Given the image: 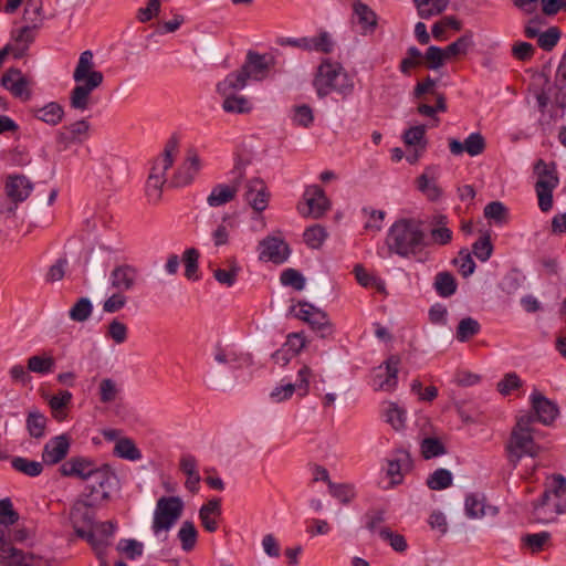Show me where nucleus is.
Returning a JSON list of instances; mask_svg holds the SVG:
<instances>
[{
  "label": "nucleus",
  "instance_id": "obj_1",
  "mask_svg": "<svg viewBox=\"0 0 566 566\" xmlns=\"http://www.w3.org/2000/svg\"><path fill=\"white\" fill-rule=\"evenodd\" d=\"M424 240L422 223L416 219H400L396 221L387 235V247L402 258L415 255Z\"/></svg>",
  "mask_w": 566,
  "mask_h": 566
},
{
  "label": "nucleus",
  "instance_id": "obj_2",
  "mask_svg": "<svg viewBox=\"0 0 566 566\" xmlns=\"http://www.w3.org/2000/svg\"><path fill=\"white\" fill-rule=\"evenodd\" d=\"M535 417L531 413L522 415L517 418L512 428L506 451L511 463L516 465L523 457L535 458L542 452L541 446L534 440L533 423Z\"/></svg>",
  "mask_w": 566,
  "mask_h": 566
},
{
  "label": "nucleus",
  "instance_id": "obj_3",
  "mask_svg": "<svg viewBox=\"0 0 566 566\" xmlns=\"http://www.w3.org/2000/svg\"><path fill=\"white\" fill-rule=\"evenodd\" d=\"M566 511V479L562 474L547 478L546 490L539 503L534 506L537 522H552Z\"/></svg>",
  "mask_w": 566,
  "mask_h": 566
},
{
  "label": "nucleus",
  "instance_id": "obj_4",
  "mask_svg": "<svg viewBox=\"0 0 566 566\" xmlns=\"http://www.w3.org/2000/svg\"><path fill=\"white\" fill-rule=\"evenodd\" d=\"M313 85L318 96H327L331 92H337L348 96L354 91V78L344 70L339 63H332L326 60L317 69Z\"/></svg>",
  "mask_w": 566,
  "mask_h": 566
},
{
  "label": "nucleus",
  "instance_id": "obj_5",
  "mask_svg": "<svg viewBox=\"0 0 566 566\" xmlns=\"http://www.w3.org/2000/svg\"><path fill=\"white\" fill-rule=\"evenodd\" d=\"M268 69L269 65L263 55L250 52L241 69L226 76V78L218 84L217 90L222 95H226L229 91L242 90L250 78L256 81L263 80Z\"/></svg>",
  "mask_w": 566,
  "mask_h": 566
},
{
  "label": "nucleus",
  "instance_id": "obj_6",
  "mask_svg": "<svg viewBox=\"0 0 566 566\" xmlns=\"http://www.w3.org/2000/svg\"><path fill=\"white\" fill-rule=\"evenodd\" d=\"M184 502L178 496H161L156 503L153 518V532L156 536L167 535L181 517Z\"/></svg>",
  "mask_w": 566,
  "mask_h": 566
},
{
  "label": "nucleus",
  "instance_id": "obj_7",
  "mask_svg": "<svg viewBox=\"0 0 566 566\" xmlns=\"http://www.w3.org/2000/svg\"><path fill=\"white\" fill-rule=\"evenodd\" d=\"M537 176L535 185L538 198V207L543 212L553 208V191L558 185V176L554 163L546 164L543 159L537 160L534 167Z\"/></svg>",
  "mask_w": 566,
  "mask_h": 566
},
{
  "label": "nucleus",
  "instance_id": "obj_8",
  "mask_svg": "<svg viewBox=\"0 0 566 566\" xmlns=\"http://www.w3.org/2000/svg\"><path fill=\"white\" fill-rule=\"evenodd\" d=\"M179 150V139L171 136L165 144L163 153L154 160L148 180L153 187L160 189L166 181V171L172 166Z\"/></svg>",
  "mask_w": 566,
  "mask_h": 566
},
{
  "label": "nucleus",
  "instance_id": "obj_9",
  "mask_svg": "<svg viewBox=\"0 0 566 566\" xmlns=\"http://www.w3.org/2000/svg\"><path fill=\"white\" fill-rule=\"evenodd\" d=\"M93 504L94 501L90 503L76 502L71 510L70 520L76 535L81 538H86L93 548H97L95 533L92 532L93 515L90 506Z\"/></svg>",
  "mask_w": 566,
  "mask_h": 566
},
{
  "label": "nucleus",
  "instance_id": "obj_10",
  "mask_svg": "<svg viewBox=\"0 0 566 566\" xmlns=\"http://www.w3.org/2000/svg\"><path fill=\"white\" fill-rule=\"evenodd\" d=\"M329 209V201L323 189L316 185L310 186L304 192V202L297 206L298 212L304 217L318 219Z\"/></svg>",
  "mask_w": 566,
  "mask_h": 566
},
{
  "label": "nucleus",
  "instance_id": "obj_11",
  "mask_svg": "<svg viewBox=\"0 0 566 566\" xmlns=\"http://www.w3.org/2000/svg\"><path fill=\"white\" fill-rule=\"evenodd\" d=\"M400 357L397 355L390 356L384 365L375 369L374 386L376 390L391 392L398 385Z\"/></svg>",
  "mask_w": 566,
  "mask_h": 566
},
{
  "label": "nucleus",
  "instance_id": "obj_12",
  "mask_svg": "<svg viewBox=\"0 0 566 566\" xmlns=\"http://www.w3.org/2000/svg\"><path fill=\"white\" fill-rule=\"evenodd\" d=\"M32 190L33 184L24 175L8 176L6 180V193L14 206L8 207L7 213L13 216L15 213L17 203L27 200Z\"/></svg>",
  "mask_w": 566,
  "mask_h": 566
},
{
  "label": "nucleus",
  "instance_id": "obj_13",
  "mask_svg": "<svg viewBox=\"0 0 566 566\" xmlns=\"http://www.w3.org/2000/svg\"><path fill=\"white\" fill-rule=\"evenodd\" d=\"M73 78L77 84L86 83L91 86H101L103 83L104 76L102 72L94 70L93 53L91 51L81 53Z\"/></svg>",
  "mask_w": 566,
  "mask_h": 566
},
{
  "label": "nucleus",
  "instance_id": "obj_14",
  "mask_svg": "<svg viewBox=\"0 0 566 566\" xmlns=\"http://www.w3.org/2000/svg\"><path fill=\"white\" fill-rule=\"evenodd\" d=\"M114 475L109 470L104 468H96L86 481V489L88 490L87 496L93 497L94 503L97 499L106 501L109 499V489Z\"/></svg>",
  "mask_w": 566,
  "mask_h": 566
},
{
  "label": "nucleus",
  "instance_id": "obj_15",
  "mask_svg": "<svg viewBox=\"0 0 566 566\" xmlns=\"http://www.w3.org/2000/svg\"><path fill=\"white\" fill-rule=\"evenodd\" d=\"M297 317L306 322L313 329L319 332L322 337L332 335L333 326L327 315L313 305L306 302L300 303Z\"/></svg>",
  "mask_w": 566,
  "mask_h": 566
},
{
  "label": "nucleus",
  "instance_id": "obj_16",
  "mask_svg": "<svg viewBox=\"0 0 566 566\" xmlns=\"http://www.w3.org/2000/svg\"><path fill=\"white\" fill-rule=\"evenodd\" d=\"M1 85L9 90L15 97L28 101L31 97L29 80L19 69H9L1 77Z\"/></svg>",
  "mask_w": 566,
  "mask_h": 566
},
{
  "label": "nucleus",
  "instance_id": "obj_17",
  "mask_svg": "<svg viewBox=\"0 0 566 566\" xmlns=\"http://www.w3.org/2000/svg\"><path fill=\"white\" fill-rule=\"evenodd\" d=\"M244 198L255 211H263L269 199L264 181L260 178L250 179L245 185Z\"/></svg>",
  "mask_w": 566,
  "mask_h": 566
},
{
  "label": "nucleus",
  "instance_id": "obj_18",
  "mask_svg": "<svg viewBox=\"0 0 566 566\" xmlns=\"http://www.w3.org/2000/svg\"><path fill=\"white\" fill-rule=\"evenodd\" d=\"M69 449V438L65 434L57 436L44 446L42 460L46 464H56L66 457Z\"/></svg>",
  "mask_w": 566,
  "mask_h": 566
},
{
  "label": "nucleus",
  "instance_id": "obj_19",
  "mask_svg": "<svg viewBox=\"0 0 566 566\" xmlns=\"http://www.w3.org/2000/svg\"><path fill=\"white\" fill-rule=\"evenodd\" d=\"M532 409L536 415V419L544 424H551L558 415L557 406L548 400L541 392H533L531 396Z\"/></svg>",
  "mask_w": 566,
  "mask_h": 566
},
{
  "label": "nucleus",
  "instance_id": "obj_20",
  "mask_svg": "<svg viewBox=\"0 0 566 566\" xmlns=\"http://www.w3.org/2000/svg\"><path fill=\"white\" fill-rule=\"evenodd\" d=\"M312 375V370L308 366H304L298 371V382L296 385L294 384H287L285 386L276 387L272 392L271 397L280 402L287 398H290L296 388L302 390V395H306L308 391V380Z\"/></svg>",
  "mask_w": 566,
  "mask_h": 566
},
{
  "label": "nucleus",
  "instance_id": "obj_21",
  "mask_svg": "<svg viewBox=\"0 0 566 566\" xmlns=\"http://www.w3.org/2000/svg\"><path fill=\"white\" fill-rule=\"evenodd\" d=\"M111 284L116 291L123 292L134 287L137 270L128 264L117 265L111 272Z\"/></svg>",
  "mask_w": 566,
  "mask_h": 566
},
{
  "label": "nucleus",
  "instance_id": "obj_22",
  "mask_svg": "<svg viewBox=\"0 0 566 566\" xmlns=\"http://www.w3.org/2000/svg\"><path fill=\"white\" fill-rule=\"evenodd\" d=\"M95 465L85 458H71L60 467V472L63 476H76L83 481H87Z\"/></svg>",
  "mask_w": 566,
  "mask_h": 566
},
{
  "label": "nucleus",
  "instance_id": "obj_23",
  "mask_svg": "<svg viewBox=\"0 0 566 566\" xmlns=\"http://www.w3.org/2000/svg\"><path fill=\"white\" fill-rule=\"evenodd\" d=\"M411 467L412 461L409 452L398 450L397 458L388 461L387 476L390 479V485L395 486L400 484L403 479V473L409 471Z\"/></svg>",
  "mask_w": 566,
  "mask_h": 566
},
{
  "label": "nucleus",
  "instance_id": "obj_24",
  "mask_svg": "<svg viewBox=\"0 0 566 566\" xmlns=\"http://www.w3.org/2000/svg\"><path fill=\"white\" fill-rule=\"evenodd\" d=\"M450 151L458 156L463 151H467L470 156H478L483 153L485 148V142L481 134H471L463 143L451 139L449 143Z\"/></svg>",
  "mask_w": 566,
  "mask_h": 566
},
{
  "label": "nucleus",
  "instance_id": "obj_25",
  "mask_svg": "<svg viewBox=\"0 0 566 566\" xmlns=\"http://www.w3.org/2000/svg\"><path fill=\"white\" fill-rule=\"evenodd\" d=\"M262 251L261 259L272 261L274 263H282L287 259L289 247L285 242L276 238H268L261 242Z\"/></svg>",
  "mask_w": 566,
  "mask_h": 566
},
{
  "label": "nucleus",
  "instance_id": "obj_26",
  "mask_svg": "<svg viewBox=\"0 0 566 566\" xmlns=\"http://www.w3.org/2000/svg\"><path fill=\"white\" fill-rule=\"evenodd\" d=\"M465 512L471 518L492 520L497 514V507L486 504L484 497L469 495L465 499Z\"/></svg>",
  "mask_w": 566,
  "mask_h": 566
},
{
  "label": "nucleus",
  "instance_id": "obj_27",
  "mask_svg": "<svg viewBox=\"0 0 566 566\" xmlns=\"http://www.w3.org/2000/svg\"><path fill=\"white\" fill-rule=\"evenodd\" d=\"M431 169L427 168L417 180L418 190L430 201H438L442 196V188L438 185L437 178L430 174Z\"/></svg>",
  "mask_w": 566,
  "mask_h": 566
},
{
  "label": "nucleus",
  "instance_id": "obj_28",
  "mask_svg": "<svg viewBox=\"0 0 566 566\" xmlns=\"http://www.w3.org/2000/svg\"><path fill=\"white\" fill-rule=\"evenodd\" d=\"M221 515V502L219 499H212L202 505L199 511V517L202 526L208 532H214L218 527L217 518Z\"/></svg>",
  "mask_w": 566,
  "mask_h": 566
},
{
  "label": "nucleus",
  "instance_id": "obj_29",
  "mask_svg": "<svg viewBox=\"0 0 566 566\" xmlns=\"http://www.w3.org/2000/svg\"><path fill=\"white\" fill-rule=\"evenodd\" d=\"M55 358L50 352H41L28 358L27 369L34 374H50L55 368Z\"/></svg>",
  "mask_w": 566,
  "mask_h": 566
},
{
  "label": "nucleus",
  "instance_id": "obj_30",
  "mask_svg": "<svg viewBox=\"0 0 566 566\" xmlns=\"http://www.w3.org/2000/svg\"><path fill=\"white\" fill-rule=\"evenodd\" d=\"M238 192V185H217L207 198L210 207H220L232 201Z\"/></svg>",
  "mask_w": 566,
  "mask_h": 566
},
{
  "label": "nucleus",
  "instance_id": "obj_31",
  "mask_svg": "<svg viewBox=\"0 0 566 566\" xmlns=\"http://www.w3.org/2000/svg\"><path fill=\"white\" fill-rule=\"evenodd\" d=\"M201 161L198 153L195 149L188 150L187 159L185 163L186 172L178 171L176 174V184L188 185L192 181L195 175L200 170Z\"/></svg>",
  "mask_w": 566,
  "mask_h": 566
},
{
  "label": "nucleus",
  "instance_id": "obj_32",
  "mask_svg": "<svg viewBox=\"0 0 566 566\" xmlns=\"http://www.w3.org/2000/svg\"><path fill=\"white\" fill-rule=\"evenodd\" d=\"M418 14L422 19H429L441 14L448 7L449 0H413Z\"/></svg>",
  "mask_w": 566,
  "mask_h": 566
},
{
  "label": "nucleus",
  "instance_id": "obj_33",
  "mask_svg": "<svg viewBox=\"0 0 566 566\" xmlns=\"http://www.w3.org/2000/svg\"><path fill=\"white\" fill-rule=\"evenodd\" d=\"M33 113L38 119L53 126L57 125L64 116L63 107L54 102L49 103L41 108L34 109Z\"/></svg>",
  "mask_w": 566,
  "mask_h": 566
},
{
  "label": "nucleus",
  "instance_id": "obj_34",
  "mask_svg": "<svg viewBox=\"0 0 566 566\" xmlns=\"http://www.w3.org/2000/svg\"><path fill=\"white\" fill-rule=\"evenodd\" d=\"M97 87L86 83L77 84L70 96L71 106L75 109L85 111L90 104L91 93Z\"/></svg>",
  "mask_w": 566,
  "mask_h": 566
},
{
  "label": "nucleus",
  "instance_id": "obj_35",
  "mask_svg": "<svg viewBox=\"0 0 566 566\" xmlns=\"http://www.w3.org/2000/svg\"><path fill=\"white\" fill-rule=\"evenodd\" d=\"M386 422L395 430L402 431L406 428L407 412L396 402L389 401L385 411Z\"/></svg>",
  "mask_w": 566,
  "mask_h": 566
},
{
  "label": "nucleus",
  "instance_id": "obj_36",
  "mask_svg": "<svg viewBox=\"0 0 566 566\" xmlns=\"http://www.w3.org/2000/svg\"><path fill=\"white\" fill-rule=\"evenodd\" d=\"M64 129L69 130L70 135L64 132H60L57 135V140L64 146H67L71 142L81 140L82 136H86L90 129V124L82 119L71 124Z\"/></svg>",
  "mask_w": 566,
  "mask_h": 566
},
{
  "label": "nucleus",
  "instance_id": "obj_37",
  "mask_svg": "<svg viewBox=\"0 0 566 566\" xmlns=\"http://www.w3.org/2000/svg\"><path fill=\"white\" fill-rule=\"evenodd\" d=\"M354 12L358 18L359 24L365 31H374L377 25V17L368 6L360 1H356L354 3Z\"/></svg>",
  "mask_w": 566,
  "mask_h": 566
},
{
  "label": "nucleus",
  "instance_id": "obj_38",
  "mask_svg": "<svg viewBox=\"0 0 566 566\" xmlns=\"http://www.w3.org/2000/svg\"><path fill=\"white\" fill-rule=\"evenodd\" d=\"M229 91L224 96L222 108L227 113L244 114L249 113L252 107L249 101L243 96H237L231 94Z\"/></svg>",
  "mask_w": 566,
  "mask_h": 566
},
{
  "label": "nucleus",
  "instance_id": "obj_39",
  "mask_svg": "<svg viewBox=\"0 0 566 566\" xmlns=\"http://www.w3.org/2000/svg\"><path fill=\"white\" fill-rule=\"evenodd\" d=\"M115 525L112 522H103L92 526V532L95 533V541L97 548L95 552L101 555L107 546L108 538L114 534Z\"/></svg>",
  "mask_w": 566,
  "mask_h": 566
},
{
  "label": "nucleus",
  "instance_id": "obj_40",
  "mask_svg": "<svg viewBox=\"0 0 566 566\" xmlns=\"http://www.w3.org/2000/svg\"><path fill=\"white\" fill-rule=\"evenodd\" d=\"M297 45L308 50H316L318 52L328 53L332 51L333 42L329 35L326 32H323L318 36L300 40Z\"/></svg>",
  "mask_w": 566,
  "mask_h": 566
},
{
  "label": "nucleus",
  "instance_id": "obj_41",
  "mask_svg": "<svg viewBox=\"0 0 566 566\" xmlns=\"http://www.w3.org/2000/svg\"><path fill=\"white\" fill-rule=\"evenodd\" d=\"M11 464L14 470L28 476H38L43 471V465L41 462L29 460L22 457L12 459Z\"/></svg>",
  "mask_w": 566,
  "mask_h": 566
},
{
  "label": "nucleus",
  "instance_id": "obj_42",
  "mask_svg": "<svg viewBox=\"0 0 566 566\" xmlns=\"http://www.w3.org/2000/svg\"><path fill=\"white\" fill-rule=\"evenodd\" d=\"M434 287L440 296L448 297L454 294L457 290V282L451 273L441 272L436 276Z\"/></svg>",
  "mask_w": 566,
  "mask_h": 566
},
{
  "label": "nucleus",
  "instance_id": "obj_43",
  "mask_svg": "<svg viewBox=\"0 0 566 566\" xmlns=\"http://www.w3.org/2000/svg\"><path fill=\"white\" fill-rule=\"evenodd\" d=\"M114 453L119 458L128 459L132 461L138 460L142 457L134 441L128 438H122L117 440L114 448Z\"/></svg>",
  "mask_w": 566,
  "mask_h": 566
},
{
  "label": "nucleus",
  "instance_id": "obj_44",
  "mask_svg": "<svg viewBox=\"0 0 566 566\" xmlns=\"http://www.w3.org/2000/svg\"><path fill=\"white\" fill-rule=\"evenodd\" d=\"M46 418L38 412L31 411L27 418V429L31 437L40 439L44 436Z\"/></svg>",
  "mask_w": 566,
  "mask_h": 566
},
{
  "label": "nucleus",
  "instance_id": "obj_45",
  "mask_svg": "<svg viewBox=\"0 0 566 566\" xmlns=\"http://www.w3.org/2000/svg\"><path fill=\"white\" fill-rule=\"evenodd\" d=\"M197 530L192 522L185 521L178 532V538L181 542V547L185 551H191L197 543Z\"/></svg>",
  "mask_w": 566,
  "mask_h": 566
},
{
  "label": "nucleus",
  "instance_id": "obj_46",
  "mask_svg": "<svg viewBox=\"0 0 566 566\" xmlns=\"http://www.w3.org/2000/svg\"><path fill=\"white\" fill-rule=\"evenodd\" d=\"M426 135V126L418 125L409 128L403 134V142L408 146H415L416 148H420V150H424L427 146V142L424 140Z\"/></svg>",
  "mask_w": 566,
  "mask_h": 566
},
{
  "label": "nucleus",
  "instance_id": "obj_47",
  "mask_svg": "<svg viewBox=\"0 0 566 566\" xmlns=\"http://www.w3.org/2000/svg\"><path fill=\"white\" fill-rule=\"evenodd\" d=\"M480 331V324L478 321L465 317L460 321L457 327V338L459 342H467Z\"/></svg>",
  "mask_w": 566,
  "mask_h": 566
},
{
  "label": "nucleus",
  "instance_id": "obj_48",
  "mask_svg": "<svg viewBox=\"0 0 566 566\" xmlns=\"http://www.w3.org/2000/svg\"><path fill=\"white\" fill-rule=\"evenodd\" d=\"M452 483V475L446 469L436 470L427 480V485L431 490H443Z\"/></svg>",
  "mask_w": 566,
  "mask_h": 566
},
{
  "label": "nucleus",
  "instance_id": "obj_49",
  "mask_svg": "<svg viewBox=\"0 0 566 566\" xmlns=\"http://www.w3.org/2000/svg\"><path fill=\"white\" fill-rule=\"evenodd\" d=\"M32 28L25 25L21 28L15 35H13V43L7 44L6 46L20 48L22 49L21 57L27 53L29 45L33 42L34 35Z\"/></svg>",
  "mask_w": 566,
  "mask_h": 566
},
{
  "label": "nucleus",
  "instance_id": "obj_50",
  "mask_svg": "<svg viewBox=\"0 0 566 566\" xmlns=\"http://www.w3.org/2000/svg\"><path fill=\"white\" fill-rule=\"evenodd\" d=\"M41 3L35 0H30L24 8L23 19L29 23L28 25H30L32 30L38 29L41 24Z\"/></svg>",
  "mask_w": 566,
  "mask_h": 566
},
{
  "label": "nucleus",
  "instance_id": "obj_51",
  "mask_svg": "<svg viewBox=\"0 0 566 566\" xmlns=\"http://www.w3.org/2000/svg\"><path fill=\"white\" fill-rule=\"evenodd\" d=\"M92 314V304L88 298H80L70 310V317L75 322H84Z\"/></svg>",
  "mask_w": 566,
  "mask_h": 566
},
{
  "label": "nucleus",
  "instance_id": "obj_52",
  "mask_svg": "<svg viewBox=\"0 0 566 566\" xmlns=\"http://www.w3.org/2000/svg\"><path fill=\"white\" fill-rule=\"evenodd\" d=\"M446 453L444 446L437 438H426L421 442V454L424 459H431Z\"/></svg>",
  "mask_w": 566,
  "mask_h": 566
},
{
  "label": "nucleus",
  "instance_id": "obj_53",
  "mask_svg": "<svg viewBox=\"0 0 566 566\" xmlns=\"http://www.w3.org/2000/svg\"><path fill=\"white\" fill-rule=\"evenodd\" d=\"M327 233L321 226H313L305 230L304 240L312 249H318L325 241Z\"/></svg>",
  "mask_w": 566,
  "mask_h": 566
},
{
  "label": "nucleus",
  "instance_id": "obj_54",
  "mask_svg": "<svg viewBox=\"0 0 566 566\" xmlns=\"http://www.w3.org/2000/svg\"><path fill=\"white\" fill-rule=\"evenodd\" d=\"M471 44V35L464 34L463 36L459 38L455 42L449 44L446 49H443L447 60L452 56L465 54Z\"/></svg>",
  "mask_w": 566,
  "mask_h": 566
},
{
  "label": "nucleus",
  "instance_id": "obj_55",
  "mask_svg": "<svg viewBox=\"0 0 566 566\" xmlns=\"http://www.w3.org/2000/svg\"><path fill=\"white\" fill-rule=\"evenodd\" d=\"M363 213L367 218V221L365 223L366 230L374 232L381 230L382 222L386 216L385 211L375 209H364Z\"/></svg>",
  "mask_w": 566,
  "mask_h": 566
},
{
  "label": "nucleus",
  "instance_id": "obj_56",
  "mask_svg": "<svg viewBox=\"0 0 566 566\" xmlns=\"http://www.w3.org/2000/svg\"><path fill=\"white\" fill-rule=\"evenodd\" d=\"M382 539L389 542L392 549L402 553L407 549L408 545L405 537L398 533H394L390 528L384 527L379 531Z\"/></svg>",
  "mask_w": 566,
  "mask_h": 566
},
{
  "label": "nucleus",
  "instance_id": "obj_57",
  "mask_svg": "<svg viewBox=\"0 0 566 566\" xmlns=\"http://www.w3.org/2000/svg\"><path fill=\"white\" fill-rule=\"evenodd\" d=\"M423 55L422 53L415 46H411L407 51V56L402 59L400 63V71L403 74H409L410 70L421 65Z\"/></svg>",
  "mask_w": 566,
  "mask_h": 566
},
{
  "label": "nucleus",
  "instance_id": "obj_58",
  "mask_svg": "<svg viewBox=\"0 0 566 566\" xmlns=\"http://www.w3.org/2000/svg\"><path fill=\"white\" fill-rule=\"evenodd\" d=\"M423 59L426 60L429 69L437 70L444 64L447 56L443 49L432 45L428 48Z\"/></svg>",
  "mask_w": 566,
  "mask_h": 566
},
{
  "label": "nucleus",
  "instance_id": "obj_59",
  "mask_svg": "<svg viewBox=\"0 0 566 566\" xmlns=\"http://www.w3.org/2000/svg\"><path fill=\"white\" fill-rule=\"evenodd\" d=\"M281 283L285 286H292L297 291H301L305 286L304 276L294 269H287L281 274Z\"/></svg>",
  "mask_w": 566,
  "mask_h": 566
},
{
  "label": "nucleus",
  "instance_id": "obj_60",
  "mask_svg": "<svg viewBox=\"0 0 566 566\" xmlns=\"http://www.w3.org/2000/svg\"><path fill=\"white\" fill-rule=\"evenodd\" d=\"M19 520V514L14 511L9 499L0 501V524L9 526Z\"/></svg>",
  "mask_w": 566,
  "mask_h": 566
},
{
  "label": "nucleus",
  "instance_id": "obj_61",
  "mask_svg": "<svg viewBox=\"0 0 566 566\" xmlns=\"http://www.w3.org/2000/svg\"><path fill=\"white\" fill-rule=\"evenodd\" d=\"M492 251L493 245L491 243V238L489 234L483 235L473 244V253L481 261L489 260L492 254Z\"/></svg>",
  "mask_w": 566,
  "mask_h": 566
},
{
  "label": "nucleus",
  "instance_id": "obj_62",
  "mask_svg": "<svg viewBox=\"0 0 566 566\" xmlns=\"http://www.w3.org/2000/svg\"><path fill=\"white\" fill-rule=\"evenodd\" d=\"M559 38L560 32L558 28L552 27L547 31L539 34L538 45L546 51H551L557 44Z\"/></svg>",
  "mask_w": 566,
  "mask_h": 566
},
{
  "label": "nucleus",
  "instance_id": "obj_63",
  "mask_svg": "<svg viewBox=\"0 0 566 566\" xmlns=\"http://www.w3.org/2000/svg\"><path fill=\"white\" fill-rule=\"evenodd\" d=\"M118 389L114 380L106 378L99 384L101 401L104 403L112 402L116 399Z\"/></svg>",
  "mask_w": 566,
  "mask_h": 566
},
{
  "label": "nucleus",
  "instance_id": "obj_64",
  "mask_svg": "<svg viewBox=\"0 0 566 566\" xmlns=\"http://www.w3.org/2000/svg\"><path fill=\"white\" fill-rule=\"evenodd\" d=\"M161 2L160 0H149L145 8H140L137 11V19L139 22L145 23L157 17L160 12Z\"/></svg>",
  "mask_w": 566,
  "mask_h": 566
}]
</instances>
